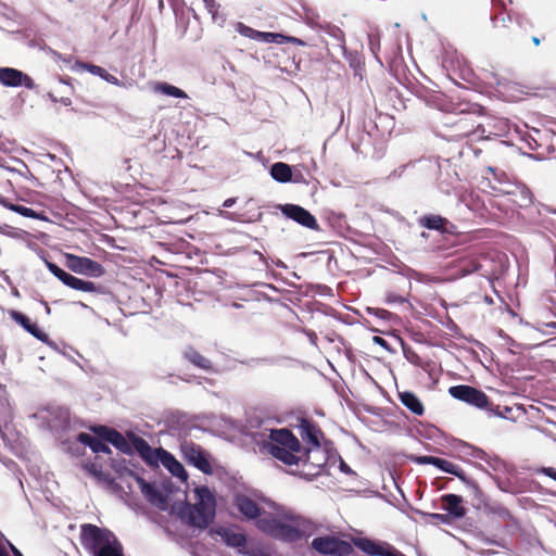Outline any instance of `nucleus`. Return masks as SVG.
Masks as SVG:
<instances>
[{
  "label": "nucleus",
  "instance_id": "nucleus-34",
  "mask_svg": "<svg viewBox=\"0 0 556 556\" xmlns=\"http://www.w3.org/2000/svg\"><path fill=\"white\" fill-rule=\"evenodd\" d=\"M8 207L11 211L16 212L25 217H34L35 216V212L30 207H26V206L18 205V204H10Z\"/></svg>",
  "mask_w": 556,
  "mask_h": 556
},
{
  "label": "nucleus",
  "instance_id": "nucleus-30",
  "mask_svg": "<svg viewBox=\"0 0 556 556\" xmlns=\"http://www.w3.org/2000/svg\"><path fill=\"white\" fill-rule=\"evenodd\" d=\"M59 81L61 84H64L68 87L70 91H73V86L65 79L63 78H60ZM71 93L72 92H68L66 96H60L58 97L55 94L54 91H49L48 92V97L53 101V102H60L62 103L63 105L67 106V105H71L72 104V99H71Z\"/></svg>",
  "mask_w": 556,
  "mask_h": 556
},
{
  "label": "nucleus",
  "instance_id": "nucleus-36",
  "mask_svg": "<svg viewBox=\"0 0 556 556\" xmlns=\"http://www.w3.org/2000/svg\"><path fill=\"white\" fill-rule=\"evenodd\" d=\"M384 556H404L399 551L394 549L391 545L384 544Z\"/></svg>",
  "mask_w": 556,
  "mask_h": 556
},
{
  "label": "nucleus",
  "instance_id": "nucleus-13",
  "mask_svg": "<svg viewBox=\"0 0 556 556\" xmlns=\"http://www.w3.org/2000/svg\"><path fill=\"white\" fill-rule=\"evenodd\" d=\"M299 434L306 447H320V440L324 437L323 431L316 422L311 419L302 418L298 426Z\"/></svg>",
  "mask_w": 556,
  "mask_h": 556
},
{
  "label": "nucleus",
  "instance_id": "nucleus-17",
  "mask_svg": "<svg viewBox=\"0 0 556 556\" xmlns=\"http://www.w3.org/2000/svg\"><path fill=\"white\" fill-rule=\"evenodd\" d=\"M182 357L192 364L194 367L200 368L206 372H214L215 368L212 361L204 355H202L199 351H197L192 346H188L184 353Z\"/></svg>",
  "mask_w": 556,
  "mask_h": 556
},
{
  "label": "nucleus",
  "instance_id": "nucleus-40",
  "mask_svg": "<svg viewBox=\"0 0 556 556\" xmlns=\"http://www.w3.org/2000/svg\"><path fill=\"white\" fill-rule=\"evenodd\" d=\"M0 556H10L5 547L0 543Z\"/></svg>",
  "mask_w": 556,
  "mask_h": 556
},
{
  "label": "nucleus",
  "instance_id": "nucleus-18",
  "mask_svg": "<svg viewBox=\"0 0 556 556\" xmlns=\"http://www.w3.org/2000/svg\"><path fill=\"white\" fill-rule=\"evenodd\" d=\"M77 441L89 446L93 453H103L108 455L112 453L106 441L102 440L99 435L94 437L87 432H80L77 435Z\"/></svg>",
  "mask_w": 556,
  "mask_h": 556
},
{
  "label": "nucleus",
  "instance_id": "nucleus-2",
  "mask_svg": "<svg viewBox=\"0 0 556 556\" xmlns=\"http://www.w3.org/2000/svg\"><path fill=\"white\" fill-rule=\"evenodd\" d=\"M256 526L264 533L289 543L311 536L316 530L312 521L301 516H290L286 520L267 516L258 518Z\"/></svg>",
  "mask_w": 556,
  "mask_h": 556
},
{
  "label": "nucleus",
  "instance_id": "nucleus-14",
  "mask_svg": "<svg viewBox=\"0 0 556 556\" xmlns=\"http://www.w3.org/2000/svg\"><path fill=\"white\" fill-rule=\"evenodd\" d=\"M132 445L147 464L157 465L159 462L161 463V452L165 451L164 448L154 450L143 438L138 435H132Z\"/></svg>",
  "mask_w": 556,
  "mask_h": 556
},
{
  "label": "nucleus",
  "instance_id": "nucleus-3",
  "mask_svg": "<svg viewBox=\"0 0 556 556\" xmlns=\"http://www.w3.org/2000/svg\"><path fill=\"white\" fill-rule=\"evenodd\" d=\"M194 493L197 502L185 505L180 518L189 526L205 529L215 518V496L205 485L195 488Z\"/></svg>",
  "mask_w": 556,
  "mask_h": 556
},
{
  "label": "nucleus",
  "instance_id": "nucleus-38",
  "mask_svg": "<svg viewBox=\"0 0 556 556\" xmlns=\"http://www.w3.org/2000/svg\"><path fill=\"white\" fill-rule=\"evenodd\" d=\"M370 47L372 52L376 53V50L380 49L379 38H370Z\"/></svg>",
  "mask_w": 556,
  "mask_h": 556
},
{
  "label": "nucleus",
  "instance_id": "nucleus-41",
  "mask_svg": "<svg viewBox=\"0 0 556 556\" xmlns=\"http://www.w3.org/2000/svg\"><path fill=\"white\" fill-rule=\"evenodd\" d=\"M372 340H374V342H376L377 344L382 345V337H380V336H375V337L372 338Z\"/></svg>",
  "mask_w": 556,
  "mask_h": 556
},
{
  "label": "nucleus",
  "instance_id": "nucleus-12",
  "mask_svg": "<svg viewBox=\"0 0 556 556\" xmlns=\"http://www.w3.org/2000/svg\"><path fill=\"white\" fill-rule=\"evenodd\" d=\"M0 84L7 87L24 86L34 89L36 84L31 77L13 67H0Z\"/></svg>",
  "mask_w": 556,
  "mask_h": 556
},
{
  "label": "nucleus",
  "instance_id": "nucleus-1",
  "mask_svg": "<svg viewBox=\"0 0 556 556\" xmlns=\"http://www.w3.org/2000/svg\"><path fill=\"white\" fill-rule=\"evenodd\" d=\"M263 448L275 459L290 467L291 475L305 479L318 476L327 463V456L320 447H303L292 431L286 428L270 431L269 441Z\"/></svg>",
  "mask_w": 556,
  "mask_h": 556
},
{
  "label": "nucleus",
  "instance_id": "nucleus-42",
  "mask_svg": "<svg viewBox=\"0 0 556 556\" xmlns=\"http://www.w3.org/2000/svg\"><path fill=\"white\" fill-rule=\"evenodd\" d=\"M11 548L15 556H23L22 553L17 548H15L13 545L11 546Z\"/></svg>",
  "mask_w": 556,
  "mask_h": 556
},
{
  "label": "nucleus",
  "instance_id": "nucleus-33",
  "mask_svg": "<svg viewBox=\"0 0 556 556\" xmlns=\"http://www.w3.org/2000/svg\"><path fill=\"white\" fill-rule=\"evenodd\" d=\"M141 490L151 502H154L156 497H160L159 491L144 480H141Z\"/></svg>",
  "mask_w": 556,
  "mask_h": 556
},
{
  "label": "nucleus",
  "instance_id": "nucleus-22",
  "mask_svg": "<svg viewBox=\"0 0 556 556\" xmlns=\"http://www.w3.org/2000/svg\"><path fill=\"white\" fill-rule=\"evenodd\" d=\"M418 463L420 464H431V465H434L435 467L440 468L442 471L444 472H447V473H452V475H458V467L446 460V459H442V458H438V457H433V456H422V457H419L418 458Z\"/></svg>",
  "mask_w": 556,
  "mask_h": 556
},
{
  "label": "nucleus",
  "instance_id": "nucleus-21",
  "mask_svg": "<svg viewBox=\"0 0 556 556\" xmlns=\"http://www.w3.org/2000/svg\"><path fill=\"white\" fill-rule=\"evenodd\" d=\"M350 543L352 544V547L356 546L368 555L382 556V545L367 538L353 536Z\"/></svg>",
  "mask_w": 556,
  "mask_h": 556
},
{
  "label": "nucleus",
  "instance_id": "nucleus-32",
  "mask_svg": "<svg viewBox=\"0 0 556 556\" xmlns=\"http://www.w3.org/2000/svg\"><path fill=\"white\" fill-rule=\"evenodd\" d=\"M420 224L429 229H440L443 225V218L440 216L422 217Z\"/></svg>",
  "mask_w": 556,
  "mask_h": 556
},
{
  "label": "nucleus",
  "instance_id": "nucleus-29",
  "mask_svg": "<svg viewBox=\"0 0 556 556\" xmlns=\"http://www.w3.org/2000/svg\"><path fill=\"white\" fill-rule=\"evenodd\" d=\"M224 540L227 545L233 546V547H241L244 546L247 543L245 535L242 533H237L233 531H225Z\"/></svg>",
  "mask_w": 556,
  "mask_h": 556
},
{
  "label": "nucleus",
  "instance_id": "nucleus-35",
  "mask_svg": "<svg viewBox=\"0 0 556 556\" xmlns=\"http://www.w3.org/2000/svg\"><path fill=\"white\" fill-rule=\"evenodd\" d=\"M203 2L213 21H217L219 4L215 0H203Z\"/></svg>",
  "mask_w": 556,
  "mask_h": 556
},
{
  "label": "nucleus",
  "instance_id": "nucleus-10",
  "mask_svg": "<svg viewBox=\"0 0 556 556\" xmlns=\"http://www.w3.org/2000/svg\"><path fill=\"white\" fill-rule=\"evenodd\" d=\"M448 393L456 400L483 408L488 405V396L470 386H454L448 389Z\"/></svg>",
  "mask_w": 556,
  "mask_h": 556
},
{
  "label": "nucleus",
  "instance_id": "nucleus-20",
  "mask_svg": "<svg viewBox=\"0 0 556 556\" xmlns=\"http://www.w3.org/2000/svg\"><path fill=\"white\" fill-rule=\"evenodd\" d=\"M443 508L454 517L465 516L466 510L462 506L463 498L456 494H445L442 496Z\"/></svg>",
  "mask_w": 556,
  "mask_h": 556
},
{
  "label": "nucleus",
  "instance_id": "nucleus-16",
  "mask_svg": "<svg viewBox=\"0 0 556 556\" xmlns=\"http://www.w3.org/2000/svg\"><path fill=\"white\" fill-rule=\"evenodd\" d=\"M235 506L247 519H256L261 517L263 508L247 495H238L235 500Z\"/></svg>",
  "mask_w": 556,
  "mask_h": 556
},
{
  "label": "nucleus",
  "instance_id": "nucleus-6",
  "mask_svg": "<svg viewBox=\"0 0 556 556\" xmlns=\"http://www.w3.org/2000/svg\"><path fill=\"white\" fill-rule=\"evenodd\" d=\"M180 453L189 465L194 466L203 473H212L213 469L208 460V454L201 445L191 440H184L180 443Z\"/></svg>",
  "mask_w": 556,
  "mask_h": 556
},
{
  "label": "nucleus",
  "instance_id": "nucleus-19",
  "mask_svg": "<svg viewBox=\"0 0 556 556\" xmlns=\"http://www.w3.org/2000/svg\"><path fill=\"white\" fill-rule=\"evenodd\" d=\"M161 463L173 476L184 480L188 478L184 466L169 452H161Z\"/></svg>",
  "mask_w": 556,
  "mask_h": 556
},
{
  "label": "nucleus",
  "instance_id": "nucleus-5",
  "mask_svg": "<svg viewBox=\"0 0 556 556\" xmlns=\"http://www.w3.org/2000/svg\"><path fill=\"white\" fill-rule=\"evenodd\" d=\"M311 547L318 554L328 556H350L354 551L350 542L331 535L315 538Z\"/></svg>",
  "mask_w": 556,
  "mask_h": 556
},
{
  "label": "nucleus",
  "instance_id": "nucleus-4",
  "mask_svg": "<svg viewBox=\"0 0 556 556\" xmlns=\"http://www.w3.org/2000/svg\"><path fill=\"white\" fill-rule=\"evenodd\" d=\"M114 536L115 534L108 528H100L92 523L80 526V543L92 556Z\"/></svg>",
  "mask_w": 556,
  "mask_h": 556
},
{
  "label": "nucleus",
  "instance_id": "nucleus-15",
  "mask_svg": "<svg viewBox=\"0 0 556 556\" xmlns=\"http://www.w3.org/2000/svg\"><path fill=\"white\" fill-rule=\"evenodd\" d=\"M10 316L15 323L21 325L27 332L33 334L36 339L42 342L47 341L48 334L43 330H41L36 323H33L29 317L17 311H11Z\"/></svg>",
  "mask_w": 556,
  "mask_h": 556
},
{
  "label": "nucleus",
  "instance_id": "nucleus-31",
  "mask_svg": "<svg viewBox=\"0 0 556 556\" xmlns=\"http://www.w3.org/2000/svg\"><path fill=\"white\" fill-rule=\"evenodd\" d=\"M238 33L247 38L253 39V40H260L261 31L256 30L250 26L244 25L243 23H238L237 25Z\"/></svg>",
  "mask_w": 556,
  "mask_h": 556
},
{
  "label": "nucleus",
  "instance_id": "nucleus-44",
  "mask_svg": "<svg viewBox=\"0 0 556 556\" xmlns=\"http://www.w3.org/2000/svg\"><path fill=\"white\" fill-rule=\"evenodd\" d=\"M435 517H438V518H443V516H442V515H440V514H437V515H435Z\"/></svg>",
  "mask_w": 556,
  "mask_h": 556
},
{
  "label": "nucleus",
  "instance_id": "nucleus-25",
  "mask_svg": "<svg viewBox=\"0 0 556 556\" xmlns=\"http://www.w3.org/2000/svg\"><path fill=\"white\" fill-rule=\"evenodd\" d=\"M79 66L87 70L92 75L101 77L102 79H104L105 81H108L112 85H115V86L121 85V80L116 76L110 74L105 68H103L99 65H94L91 63H79Z\"/></svg>",
  "mask_w": 556,
  "mask_h": 556
},
{
  "label": "nucleus",
  "instance_id": "nucleus-24",
  "mask_svg": "<svg viewBox=\"0 0 556 556\" xmlns=\"http://www.w3.org/2000/svg\"><path fill=\"white\" fill-rule=\"evenodd\" d=\"M400 400L402 404L407 407L412 413L420 416L424 414V405L420 400L412 392H400Z\"/></svg>",
  "mask_w": 556,
  "mask_h": 556
},
{
  "label": "nucleus",
  "instance_id": "nucleus-39",
  "mask_svg": "<svg viewBox=\"0 0 556 556\" xmlns=\"http://www.w3.org/2000/svg\"><path fill=\"white\" fill-rule=\"evenodd\" d=\"M235 203V199H227L225 202H224V207H230L232 206Z\"/></svg>",
  "mask_w": 556,
  "mask_h": 556
},
{
  "label": "nucleus",
  "instance_id": "nucleus-11",
  "mask_svg": "<svg viewBox=\"0 0 556 556\" xmlns=\"http://www.w3.org/2000/svg\"><path fill=\"white\" fill-rule=\"evenodd\" d=\"M280 210L286 217L296 222L301 226L312 230L319 229L317 219L304 207L296 204H285L280 207Z\"/></svg>",
  "mask_w": 556,
  "mask_h": 556
},
{
  "label": "nucleus",
  "instance_id": "nucleus-43",
  "mask_svg": "<svg viewBox=\"0 0 556 556\" xmlns=\"http://www.w3.org/2000/svg\"><path fill=\"white\" fill-rule=\"evenodd\" d=\"M532 41H533V43H534L535 46H539V43H540V39H539V38H536V37H533V38H532Z\"/></svg>",
  "mask_w": 556,
  "mask_h": 556
},
{
  "label": "nucleus",
  "instance_id": "nucleus-9",
  "mask_svg": "<svg viewBox=\"0 0 556 556\" xmlns=\"http://www.w3.org/2000/svg\"><path fill=\"white\" fill-rule=\"evenodd\" d=\"M92 431L102 440L111 443L124 454L130 455L135 451L132 445V435H135L134 433H129V440H127L121 432L106 426H97L92 428Z\"/></svg>",
  "mask_w": 556,
  "mask_h": 556
},
{
  "label": "nucleus",
  "instance_id": "nucleus-23",
  "mask_svg": "<svg viewBox=\"0 0 556 556\" xmlns=\"http://www.w3.org/2000/svg\"><path fill=\"white\" fill-rule=\"evenodd\" d=\"M258 41L270 42V43L292 42L293 45H296V46H305V42L302 39L291 37V36H285L282 34H278V33L261 31Z\"/></svg>",
  "mask_w": 556,
  "mask_h": 556
},
{
  "label": "nucleus",
  "instance_id": "nucleus-26",
  "mask_svg": "<svg viewBox=\"0 0 556 556\" xmlns=\"http://www.w3.org/2000/svg\"><path fill=\"white\" fill-rule=\"evenodd\" d=\"M271 177L279 182H288L292 178V170L290 165L278 162L270 167Z\"/></svg>",
  "mask_w": 556,
  "mask_h": 556
},
{
  "label": "nucleus",
  "instance_id": "nucleus-8",
  "mask_svg": "<svg viewBox=\"0 0 556 556\" xmlns=\"http://www.w3.org/2000/svg\"><path fill=\"white\" fill-rule=\"evenodd\" d=\"M66 266L76 274L92 277H101L105 273L104 267L100 263L89 257L74 254H66Z\"/></svg>",
  "mask_w": 556,
  "mask_h": 556
},
{
  "label": "nucleus",
  "instance_id": "nucleus-7",
  "mask_svg": "<svg viewBox=\"0 0 556 556\" xmlns=\"http://www.w3.org/2000/svg\"><path fill=\"white\" fill-rule=\"evenodd\" d=\"M45 262H46V266L48 267L50 273L53 274L65 286L72 288L74 290H78V291H83V292H99L100 287H98L94 282L79 279V278L66 273L61 267H59L56 264H54L50 261L46 260Z\"/></svg>",
  "mask_w": 556,
  "mask_h": 556
},
{
  "label": "nucleus",
  "instance_id": "nucleus-37",
  "mask_svg": "<svg viewBox=\"0 0 556 556\" xmlns=\"http://www.w3.org/2000/svg\"><path fill=\"white\" fill-rule=\"evenodd\" d=\"M541 472L556 481V469L552 467H543Z\"/></svg>",
  "mask_w": 556,
  "mask_h": 556
},
{
  "label": "nucleus",
  "instance_id": "nucleus-28",
  "mask_svg": "<svg viewBox=\"0 0 556 556\" xmlns=\"http://www.w3.org/2000/svg\"><path fill=\"white\" fill-rule=\"evenodd\" d=\"M154 90L157 92H161L163 94L175 97V98H180V99L188 98L187 93L182 89H180L176 86L169 85L167 83H159L154 87Z\"/></svg>",
  "mask_w": 556,
  "mask_h": 556
},
{
  "label": "nucleus",
  "instance_id": "nucleus-45",
  "mask_svg": "<svg viewBox=\"0 0 556 556\" xmlns=\"http://www.w3.org/2000/svg\"><path fill=\"white\" fill-rule=\"evenodd\" d=\"M383 346H384V349H388V344H387V342H386V341H384V343H383Z\"/></svg>",
  "mask_w": 556,
  "mask_h": 556
},
{
  "label": "nucleus",
  "instance_id": "nucleus-27",
  "mask_svg": "<svg viewBox=\"0 0 556 556\" xmlns=\"http://www.w3.org/2000/svg\"><path fill=\"white\" fill-rule=\"evenodd\" d=\"M93 556H124L123 545L116 535L100 548Z\"/></svg>",
  "mask_w": 556,
  "mask_h": 556
}]
</instances>
